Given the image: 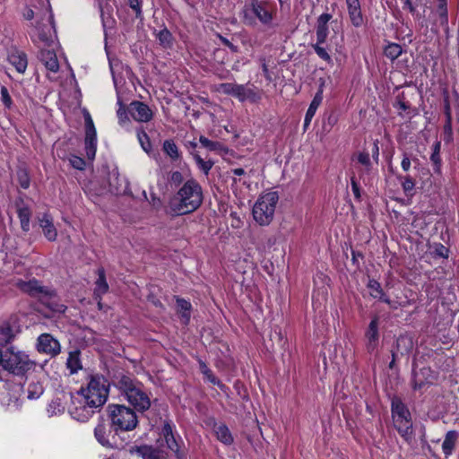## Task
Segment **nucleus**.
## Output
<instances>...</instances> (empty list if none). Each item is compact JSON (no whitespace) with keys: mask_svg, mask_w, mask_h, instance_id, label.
I'll use <instances>...</instances> for the list:
<instances>
[{"mask_svg":"<svg viewBox=\"0 0 459 459\" xmlns=\"http://www.w3.org/2000/svg\"><path fill=\"white\" fill-rule=\"evenodd\" d=\"M193 156L198 169L207 176L214 162L211 160H204L198 153H194Z\"/></svg>","mask_w":459,"mask_h":459,"instance_id":"obj_43","label":"nucleus"},{"mask_svg":"<svg viewBox=\"0 0 459 459\" xmlns=\"http://www.w3.org/2000/svg\"><path fill=\"white\" fill-rule=\"evenodd\" d=\"M118 104L120 105V107L117 112V117H118L119 123L124 124L125 122H127L129 120L128 116H127L128 109L127 110L126 109V108L123 106L121 101H118Z\"/></svg>","mask_w":459,"mask_h":459,"instance_id":"obj_53","label":"nucleus"},{"mask_svg":"<svg viewBox=\"0 0 459 459\" xmlns=\"http://www.w3.org/2000/svg\"><path fill=\"white\" fill-rule=\"evenodd\" d=\"M85 121V150L89 159H93L97 149V134L93 120L89 112L84 113Z\"/></svg>","mask_w":459,"mask_h":459,"instance_id":"obj_9","label":"nucleus"},{"mask_svg":"<svg viewBox=\"0 0 459 459\" xmlns=\"http://www.w3.org/2000/svg\"><path fill=\"white\" fill-rule=\"evenodd\" d=\"M169 181L173 185H180L184 181V178L181 172L179 171H174L171 173V176L169 178Z\"/></svg>","mask_w":459,"mask_h":459,"instance_id":"obj_56","label":"nucleus"},{"mask_svg":"<svg viewBox=\"0 0 459 459\" xmlns=\"http://www.w3.org/2000/svg\"><path fill=\"white\" fill-rule=\"evenodd\" d=\"M350 20L353 26L360 27L364 22L359 0H345Z\"/></svg>","mask_w":459,"mask_h":459,"instance_id":"obj_18","label":"nucleus"},{"mask_svg":"<svg viewBox=\"0 0 459 459\" xmlns=\"http://www.w3.org/2000/svg\"><path fill=\"white\" fill-rule=\"evenodd\" d=\"M394 108H395L398 110V116L402 117H411V106L408 101L405 100L403 93H401L396 97L395 101L394 103Z\"/></svg>","mask_w":459,"mask_h":459,"instance_id":"obj_25","label":"nucleus"},{"mask_svg":"<svg viewBox=\"0 0 459 459\" xmlns=\"http://www.w3.org/2000/svg\"><path fill=\"white\" fill-rule=\"evenodd\" d=\"M161 435L165 439L168 448L175 453L178 459H181L179 455V445L175 437L173 426L170 421H164L163 427L161 429Z\"/></svg>","mask_w":459,"mask_h":459,"instance_id":"obj_16","label":"nucleus"},{"mask_svg":"<svg viewBox=\"0 0 459 459\" xmlns=\"http://www.w3.org/2000/svg\"><path fill=\"white\" fill-rule=\"evenodd\" d=\"M351 189H352L355 198L357 200H359L360 199V189H359V184L355 180L354 177L351 178Z\"/></svg>","mask_w":459,"mask_h":459,"instance_id":"obj_57","label":"nucleus"},{"mask_svg":"<svg viewBox=\"0 0 459 459\" xmlns=\"http://www.w3.org/2000/svg\"><path fill=\"white\" fill-rule=\"evenodd\" d=\"M98 279L96 281V287L94 293L96 296L100 298L103 294L108 290V284L106 281L105 271L103 268L98 269Z\"/></svg>","mask_w":459,"mask_h":459,"instance_id":"obj_28","label":"nucleus"},{"mask_svg":"<svg viewBox=\"0 0 459 459\" xmlns=\"http://www.w3.org/2000/svg\"><path fill=\"white\" fill-rule=\"evenodd\" d=\"M142 2L143 0H128L129 6L135 13V17L142 19Z\"/></svg>","mask_w":459,"mask_h":459,"instance_id":"obj_52","label":"nucleus"},{"mask_svg":"<svg viewBox=\"0 0 459 459\" xmlns=\"http://www.w3.org/2000/svg\"><path fill=\"white\" fill-rule=\"evenodd\" d=\"M8 61L13 65L16 71L20 74H23L28 65L27 56L25 53L18 50L12 51L8 55Z\"/></svg>","mask_w":459,"mask_h":459,"instance_id":"obj_20","label":"nucleus"},{"mask_svg":"<svg viewBox=\"0 0 459 459\" xmlns=\"http://www.w3.org/2000/svg\"><path fill=\"white\" fill-rule=\"evenodd\" d=\"M199 368L202 372V374L209 380L212 384L218 385L221 389L224 387V385L221 383L220 380H218L214 375L212 374V370L208 368L205 362L203 360L199 361Z\"/></svg>","mask_w":459,"mask_h":459,"instance_id":"obj_39","label":"nucleus"},{"mask_svg":"<svg viewBox=\"0 0 459 459\" xmlns=\"http://www.w3.org/2000/svg\"><path fill=\"white\" fill-rule=\"evenodd\" d=\"M17 213H18V217L20 219V222H21V227L23 231H29L30 230V216H31V212L30 211V209L23 205V206H19L18 209H17Z\"/></svg>","mask_w":459,"mask_h":459,"instance_id":"obj_32","label":"nucleus"},{"mask_svg":"<svg viewBox=\"0 0 459 459\" xmlns=\"http://www.w3.org/2000/svg\"><path fill=\"white\" fill-rule=\"evenodd\" d=\"M38 351L51 356L60 353V344L57 340L48 333H42L38 338Z\"/></svg>","mask_w":459,"mask_h":459,"instance_id":"obj_13","label":"nucleus"},{"mask_svg":"<svg viewBox=\"0 0 459 459\" xmlns=\"http://www.w3.org/2000/svg\"><path fill=\"white\" fill-rule=\"evenodd\" d=\"M367 339V349L372 352L378 344V317L375 316L368 325L365 333Z\"/></svg>","mask_w":459,"mask_h":459,"instance_id":"obj_17","label":"nucleus"},{"mask_svg":"<svg viewBox=\"0 0 459 459\" xmlns=\"http://www.w3.org/2000/svg\"><path fill=\"white\" fill-rule=\"evenodd\" d=\"M13 337V330L8 324H4L0 326V347L9 343Z\"/></svg>","mask_w":459,"mask_h":459,"instance_id":"obj_36","label":"nucleus"},{"mask_svg":"<svg viewBox=\"0 0 459 459\" xmlns=\"http://www.w3.org/2000/svg\"><path fill=\"white\" fill-rule=\"evenodd\" d=\"M435 13L438 16L440 25L446 27L448 24L446 0H437Z\"/></svg>","mask_w":459,"mask_h":459,"instance_id":"obj_34","label":"nucleus"},{"mask_svg":"<svg viewBox=\"0 0 459 459\" xmlns=\"http://www.w3.org/2000/svg\"><path fill=\"white\" fill-rule=\"evenodd\" d=\"M113 383L120 395L134 407V410L139 412L149 410L151 407L150 394L142 382L131 376L119 374L115 377Z\"/></svg>","mask_w":459,"mask_h":459,"instance_id":"obj_3","label":"nucleus"},{"mask_svg":"<svg viewBox=\"0 0 459 459\" xmlns=\"http://www.w3.org/2000/svg\"><path fill=\"white\" fill-rule=\"evenodd\" d=\"M128 113L134 120L147 123L153 117V111L144 102L134 100L128 107Z\"/></svg>","mask_w":459,"mask_h":459,"instance_id":"obj_11","label":"nucleus"},{"mask_svg":"<svg viewBox=\"0 0 459 459\" xmlns=\"http://www.w3.org/2000/svg\"><path fill=\"white\" fill-rule=\"evenodd\" d=\"M199 142L204 148L212 152H221L226 151L225 146L220 142L211 141L205 136H200Z\"/></svg>","mask_w":459,"mask_h":459,"instance_id":"obj_37","label":"nucleus"},{"mask_svg":"<svg viewBox=\"0 0 459 459\" xmlns=\"http://www.w3.org/2000/svg\"><path fill=\"white\" fill-rule=\"evenodd\" d=\"M393 423L401 437L407 442L412 438V420L407 406L398 397H394L391 403Z\"/></svg>","mask_w":459,"mask_h":459,"instance_id":"obj_6","label":"nucleus"},{"mask_svg":"<svg viewBox=\"0 0 459 459\" xmlns=\"http://www.w3.org/2000/svg\"><path fill=\"white\" fill-rule=\"evenodd\" d=\"M411 348V340L405 336H400L396 341L395 347L392 350V357L398 359L400 356L406 355Z\"/></svg>","mask_w":459,"mask_h":459,"instance_id":"obj_21","label":"nucleus"},{"mask_svg":"<svg viewBox=\"0 0 459 459\" xmlns=\"http://www.w3.org/2000/svg\"><path fill=\"white\" fill-rule=\"evenodd\" d=\"M41 302L55 313H64L66 309V307L57 300L55 293L50 290L47 297L44 295L41 298Z\"/></svg>","mask_w":459,"mask_h":459,"instance_id":"obj_23","label":"nucleus"},{"mask_svg":"<svg viewBox=\"0 0 459 459\" xmlns=\"http://www.w3.org/2000/svg\"><path fill=\"white\" fill-rule=\"evenodd\" d=\"M94 436L96 439L102 446H109L108 435L107 426L104 422H100L94 429Z\"/></svg>","mask_w":459,"mask_h":459,"instance_id":"obj_33","label":"nucleus"},{"mask_svg":"<svg viewBox=\"0 0 459 459\" xmlns=\"http://www.w3.org/2000/svg\"><path fill=\"white\" fill-rule=\"evenodd\" d=\"M48 22L49 23L48 27L47 28L48 31H39V39L41 42H43L46 46L49 47L50 42L52 41L51 29L53 28V15L50 13H48Z\"/></svg>","mask_w":459,"mask_h":459,"instance_id":"obj_42","label":"nucleus"},{"mask_svg":"<svg viewBox=\"0 0 459 459\" xmlns=\"http://www.w3.org/2000/svg\"><path fill=\"white\" fill-rule=\"evenodd\" d=\"M222 42L229 48H233V45L227 39H222Z\"/></svg>","mask_w":459,"mask_h":459,"instance_id":"obj_64","label":"nucleus"},{"mask_svg":"<svg viewBox=\"0 0 459 459\" xmlns=\"http://www.w3.org/2000/svg\"><path fill=\"white\" fill-rule=\"evenodd\" d=\"M276 8L270 0H249L242 9L243 22L247 26H255L257 22L271 27Z\"/></svg>","mask_w":459,"mask_h":459,"instance_id":"obj_4","label":"nucleus"},{"mask_svg":"<svg viewBox=\"0 0 459 459\" xmlns=\"http://www.w3.org/2000/svg\"><path fill=\"white\" fill-rule=\"evenodd\" d=\"M436 374L429 367L420 368H413L412 370V387L414 390H420L426 385H431L436 380Z\"/></svg>","mask_w":459,"mask_h":459,"instance_id":"obj_10","label":"nucleus"},{"mask_svg":"<svg viewBox=\"0 0 459 459\" xmlns=\"http://www.w3.org/2000/svg\"><path fill=\"white\" fill-rule=\"evenodd\" d=\"M177 305L183 324L187 325L190 320L191 304L184 299L178 298Z\"/></svg>","mask_w":459,"mask_h":459,"instance_id":"obj_31","label":"nucleus"},{"mask_svg":"<svg viewBox=\"0 0 459 459\" xmlns=\"http://www.w3.org/2000/svg\"><path fill=\"white\" fill-rule=\"evenodd\" d=\"M401 166L404 171H408L411 168V160L409 157L405 154L401 162Z\"/></svg>","mask_w":459,"mask_h":459,"instance_id":"obj_59","label":"nucleus"},{"mask_svg":"<svg viewBox=\"0 0 459 459\" xmlns=\"http://www.w3.org/2000/svg\"><path fill=\"white\" fill-rule=\"evenodd\" d=\"M66 366L71 374L77 373L82 368L79 351H74L69 353Z\"/></svg>","mask_w":459,"mask_h":459,"instance_id":"obj_30","label":"nucleus"},{"mask_svg":"<svg viewBox=\"0 0 459 459\" xmlns=\"http://www.w3.org/2000/svg\"><path fill=\"white\" fill-rule=\"evenodd\" d=\"M235 83L233 82H223L217 86L216 91L220 93L231 95L234 93Z\"/></svg>","mask_w":459,"mask_h":459,"instance_id":"obj_51","label":"nucleus"},{"mask_svg":"<svg viewBox=\"0 0 459 459\" xmlns=\"http://www.w3.org/2000/svg\"><path fill=\"white\" fill-rule=\"evenodd\" d=\"M137 138L142 146V148L149 152L152 149V144L148 134L143 130H139L137 132Z\"/></svg>","mask_w":459,"mask_h":459,"instance_id":"obj_47","label":"nucleus"},{"mask_svg":"<svg viewBox=\"0 0 459 459\" xmlns=\"http://www.w3.org/2000/svg\"><path fill=\"white\" fill-rule=\"evenodd\" d=\"M70 164L77 169H83L85 166V161L83 159L78 157V156H72L70 158Z\"/></svg>","mask_w":459,"mask_h":459,"instance_id":"obj_55","label":"nucleus"},{"mask_svg":"<svg viewBox=\"0 0 459 459\" xmlns=\"http://www.w3.org/2000/svg\"><path fill=\"white\" fill-rule=\"evenodd\" d=\"M1 101L7 109H11L13 106L12 97L5 86H2L0 90Z\"/></svg>","mask_w":459,"mask_h":459,"instance_id":"obj_48","label":"nucleus"},{"mask_svg":"<svg viewBox=\"0 0 459 459\" xmlns=\"http://www.w3.org/2000/svg\"><path fill=\"white\" fill-rule=\"evenodd\" d=\"M163 151L172 160H178L180 158L178 148L172 140H166L163 143Z\"/></svg>","mask_w":459,"mask_h":459,"instance_id":"obj_35","label":"nucleus"},{"mask_svg":"<svg viewBox=\"0 0 459 459\" xmlns=\"http://www.w3.org/2000/svg\"><path fill=\"white\" fill-rule=\"evenodd\" d=\"M398 179L401 180V185L404 194L407 196H411L413 195L412 192L415 187V181L410 176L404 178L398 177Z\"/></svg>","mask_w":459,"mask_h":459,"instance_id":"obj_44","label":"nucleus"},{"mask_svg":"<svg viewBox=\"0 0 459 459\" xmlns=\"http://www.w3.org/2000/svg\"><path fill=\"white\" fill-rule=\"evenodd\" d=\"M358 161L359 163H361L362 165L369 166L370 165L369 154L367 152H360L358 155Z\"/></svg>","mask_w":459,"mask_h":459,"instance_id":"obj_58","label":"nucleus"},{"mask_svg":"<svg viewBox=\"0 0 459 459\" xmlns=\"http://www.w3.org/2000/svg\"><path fill=\"white\" fill-rule=\"evenodd\" d=\"M234 177H240L246 175V171L242 168H236L230 171Z\"/></svg>","mask_w":459,"mask_h":459,"instance_id":"obj_60","label":"nucleus"},{"mask_svg":"<svg viewBox=\"0 0 459 459\" xmlns=\"http://www.w3.org/2000/svg\"><path fill=\"white\" fill-rule=\"evenodd\" d=\"M279 196L276 192H268L258 197L252 210L254 220L262 226L269 225L274 216Z\"/></svg>","mask_w":459,"mask_h":459,"instance_id":"obj_7","label":"nucleus"},{"mask_svg":"<svg viewBox=\"0 0 459 459\" xmlns=\"http://www.w3.org/2000/svg\"><path fill=\"white\" fill-rule=\"evenodd\" d=\"M43 392L44 388L39 382H31L27 387V397L30 400L38 399Z\"/></svg>","mask_w":459,"mask_h":459,"instance_id":"obj_41","label":"nucleus"},{"mask_svg":"<svg viewBox=\"0 0 459 459\" xmlns=\"http://www.w3.org/2000/svg\"><path fill=\"white\" fill-rule=\"evenodd\" d=\"M39 223L42 229L45 238L49 241H55L57 237V230L53 223L51 216L44 213L43 216L39 219Z\"/></svg>","mask_w":459,"mask_h":459,"instance_id":"obj_19","label":"nucleus"},{"mask_svg":"<svg viewBox=\"0 0 459 459\" xmlns=\"http://www.w3.org/2000/svg\"><path fill=\"white\" fill-rule=\"evenodd\" d=\"M312 48L321 59L328 64L332 63V56L329 54L328 49L324 47V44H312Z\"/></svg>","mask_w":459,"mask_h":459,"instance_id":"obj_45","label":"nucleus"},{"mask_svg":"<svg viewBox=\"0 0 459 459\" xmlns=\"http://www.w3.org/2000/svg\"><path fill=\"white\" fill-rule=\"evenodd\" d=\"M108 396V383L102 376H91L86 387H82L75 394H71L69 413L78 421H87L101 408Z\"/></svg>","mask_w":459,"mask_h":459,"instance_id":"obj_1","label":"nucleus"},{"mask_svg":"<svg viewBox=\"0 0 459 459\" xmlns=\"http://www.w3.org/2000/svg\"><path fill=\"white\" fill-rule=\"evenodd\" d=\"M440 148H441L440 142L435 143L433 145V152L430 156V160L432 161V163L434 165V171L438 174L441 172V158H440V154H439Z\"/></svg>","mask_w":459,"mask_h":459,"instance_id":"obj_40","label":"nucleus"},{"mask_svg":"<svg viewBox=\"0 0 459 459\" xmlns=\"http://www.w3.org/2000/svg\"><path fill=\"white\" fill-rule=\"evenodd\" d=\"M111 428L116 433L132 431L138 425L136 411L125 404L110 403L107 407Z\"/></svg>","mask_w":459,"mask_h":459,"instance_id":"obj_5","label":"nucleus"},{"mask_svg":"<svg viewBox=\"0 0 459 459\" xmlns=\"http://www.w3.org/2000/svg\"><path fill=\"white\" fill-rule=\"evenodd\" d=\"M233 97L238 99L240 102L250 101L256 102L260 96L255 91V87H250L248 85L237 84L235 83Z\"/></svg>","mask_w":459,"mask_h":459,"instance_id":"obj_15","label":"nucleus"},{"mask_svg":"<svg viewBox=\"0 0 459 459\" xmlns=\"http://www.w3.org/2000/svg\"><path fill=\"white\" fill-rule=\"evenodd\" d=\"M201 185L194 178L186 180L169 202V211L173 215H183L196 211L203 203Z\"/></svg>","mask_w":459,"mask_h":459,"instance_id":"obj_2","label":"nucleus"},{"mask_svg":"<svg viewBox=\"0 0 459 459\" xmlns=\"http://www.w3.org/2000/svg\"><path fill=\"white\" fill-rule=\"evenodd\" d=\"M214 431L217 438L225 445H230L233 443V437L228 427L224 424H219L215 426Z\"/></svg>","mask_w":459,"mask_h":459,"instance_id":"obj_29","label":"nucleus"},{"mask_svg":"<svg viewBox=\"0 0 459 459\" xmlns=\"http://www.w3.org/2000/svg\"><path fill=\"white\" fill-rule=\"evenodd\" d=\"M1 365L13 374L23 375L30 369L32 363L28 355L21 351H14L13 348H11L4 354L2 353Z\"/></svg>","mask_w":459,"mask_h":459,"instance_id":"obj_8","label":"nucleus"},{"mask_svg":"<svg viewBox=\"0 0 459 459\" xmlns=\"http://www.w3.org/2000/svg\"><path fill=\"white\" fill-rule=\"evenodd\" d=\"M458 437L459 434L455 430H450L446 434L442 444V451L446 457L453 454Z\"/></svg>","mask_w":459,"mask_h":459,"instance_id":"obj_24","label":"nucleus"},{"mask_svg":"<svg viewBox=\"0 0 459 459\" xmlns=\"http://www.w3.org/2000/svg\"><path fill=\"white\" fill-rule=\"evenodd\" d=\"M328 34H329L328 28H316V42L315 44H325L326 42Z\"/></svg>","mask_w":459,"mask_h":459,"instance_id":"obj_50","label":"nucleus"},{"mask_svg":"<svg viewBox=\"0 0 459 459\" xmlns=\"http://www.w3.org/2000/svg\"><path fill=\"white\" fill-rule=\"evenodd\" d=\"M323 100V90L320 89L314 96L305 116L304 128L305 130L308 127L313 117L315 116L317 108L320 106Z\"/></svg>","mask_w":459,"mask_h":459,"instance_id":"obj_22","label":"nucleus"},{"mask_svg":"<svg viewBox=\"0 0 459 459\" xmlns=\"http://www.w3.org/2000/svg\"><path fill=\"white\" fill-rule=\"evenodd\" d=\"M39 57L48 72V77L51 79L50 74H56L59 71V62L56 52L53 49L42 48Z\"/></svg>","mask_w":459,"mask_h":459,"instance_id":"obj_14","label":"nucleus"},{"mask_svg":"<svg viewBox=\"0 0 459 459\" xmlns=\"http://www.w3.org/2000/svg\"><path fill=\"white\" fill-rule=\"evenodd\" d=\"M445 114L448 120V124H450L452 117H451V108H450V105H449L448 101H446V104H445Z\"/></svg>","mask_w":459,"mask_h":459,"instance_id":"obj_61","label":"nucleus"},{"mask_svg":"<svg viewBox=\"0 0 459 459\" xmlns=\"http://www.w3.org/2000/svg\"><path fill=\"white\" fill-rule=\"evenodd\" d=\"M406 5L408 6V9L411 13L414 12V7L409 0H406Z\"/></svg>","mask_w":459,"mask_h":459,"instance_id":"obj_63","label":"nucleus"},{"mask_svg":"<svg viewBox=\"0 0 459 459\" xmlns=\"http://www.w3.org/2000/svg\"><path fill=\"white\" fill-rule=\"evenodd\" d=\"M368 288L369 289V294L374 299H378L383 302L390 305L391 300L385 296L380 283L376 280H369L368 282Z\"/></svg>","mask_w":459,"mask_h":459,"instance_id":"obj_26","label":"nucleus"},{"mask_svg":"<svg viewBox=\"0 0 459 459\" xmlns=\"http://www.w3.org/2000/svg\"><path fill=\"white\" fill-rule=\"evenodd\" d=\"M131 453H135L143 459H160L158 451L152 446H140L132 448Z\"/></svg>","mask_w":459,"mask_h":459,"instance_id":"obj_27","label":"nucleus"},{"mask_svg":"<svg viewBox=\"0 0 459 459\" xmlns=\"http://www.w3.org/2000/svg\"><path fill=\"white\" fill-rule=\"evenodd\" d=\"M24 17L27 20H31L34 18V12L31 9L27 10V12L24 13Z\"/></svg>","mask_w":459,"mask_h":459,"instance_id":"obj_62","label":"nucleus"},{"mask_svg":"<svg viewBox=\"0 0 459 459\" xmlns=\"http://www.w3.org/2000/svg\"><path fill=\"white\" fill-rule=\"evenodd\" d=\"M332 15L329 13H323L317 19L316 28H328V22L331 20Z\"/></svg>","mask_w":459,"mask_h":459,"instance_id":"obj_54","label":"nucleus"},{"mask_svg":"<svg viewBox=\"0 0 459 459\" xmlns=\"http://www.w3.org/2000/svg\"><path fill=\"white\" fill-rule=\"evenodd\" d=\"M15 285L19 290L31 297H39L41 299L44 295L47 297L49 294V290L42 286L40 282L35 279L28 281L19 280Z\"/></svg>","mask_w":459,"mask_h":459,"instance_id":"obj_12","label":"nucleus"},{"mask_svg":"<svg viewBox=\"0 0 459 459\" xmlns=\"http://www.w3.org/2000/svg\"><path fill=\"white\" fill-rule=\"evenodd\" d=\"M157 38L164 48H169L172 45L173 37L170 31L167 29H163L159 31Z\"/></svg>","mask_w":459,"mask_h":459,"instance_id":"obj_46","label":"nucleus"},{"mask_svg":"<svg viewBox=\"0 0 459 459\" xmlns=\"http://www.w3.org/2000/svg\"><path fill=\"white\" fill-rule=\"evenodd\" d=\"M17 178H18V182H19L20 186L23 189H27L30 186V178L25 169H19L17 171Z\"/></svg>","mask_w":459,"mask_h":459,"instance_id":"obj_49","label":"nucleus"},{"mask_svg":"<svg viewBox=\"0 0 459 459\" xmlns=\"http://www.w3.org/2000/svg\"><path fill=\"white\" fill-rule=\"evenodd\" d=\"M403 53V48L401 45L397 43H389L384 49L385 56L389 58L391 61L398 58Z\"/></svg>","mask_w":459,"mask_h":459,"instance_id":"obj_38","label":"nucleus"}]
</instances>
